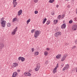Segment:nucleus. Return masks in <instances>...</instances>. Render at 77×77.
I'll use <instances>...</instances> for the list:
<instances>
[{
    "instance_id": "obj_1",
    "label": "nucleus",
    "mask_w": 77,
    "mask_h": 77,
    "mask_svg": "<svg viewBox=\"0 0 77 77\" xmlns=\"http://www.w3.org/2000/svg\"><path fill=\"white\" fill-rule=\"evenodd\" d=\"M40 34H41V32L36 30L34 34V37L36 39L37 37H38Z\"/></svg>"
},
{
    "instance_id": "obj_2",
    "label": "nucleus",
    "mask_w": 77,
    "mask_h": 77,
    "mask_svg": "<svg viewBox=\"0 0 77 77\" xmlns=\"http://www.w3.org/2000/svg\"><path fill=\"white\" fill-rule=\"evenodd\" d=\"M61 35H62V33L59 31H58L55 33L54 36L56 37H58L59 36H60Z\"/></svg>"
},
{
    "instance_id": "obj_3",
    "label": "nucleus",
    "mask_w": 77,
    "mask_h": 77,
    "mask_svg": "<svg viewBox=\"0 0 77 77\" xmlns=\"http://www.w3.org/2000/svg\"><path fill=\"white\" fill-rule=\"evenodd\" d=\"M72 29L73 30L75 31L77 29V25H74L72 26Z\"/></svg>"
},
{
    "instance_id": "obj_4",
    "label": "nucleus",
    "mask_w": 77,
    "mask_h": 77,
    "mask_svg": "<svg viewBox=\"0 0 77 77\" xmlns=\"http://www.w3.org/2000/svg\"><path fill=\"white\" fill-rule=\"evenodd\" d=\"M1 24L2 27H5L6 26V21L5 20H3L1 22Z\"/></svg>"
},
{
    "instance_id": "obj_5",
    "label": "nucleus",
    "mask_w": 77,
    "mask_h": 77,
    "mask_svg": "<svg viewBox=\"0 0 77 77\" xmlns=\"http://www.w3.org/2000/svg\"><path fill=\"white\" fill-rule=\"evenodd\" d=\"M39 67H40V64H37L36 66V68L35 69V71H38L39 69Z\"/></svg>"
},
{
    "instance_id": "obj_6",
    "label": "nucleus",
    "mask_w": 77,
    "mask_h": 77,
    "mask_svg": "<svg viewBox=\"0 0 77 77\" xmlns=\"http://www.w3.org/2000/svg\"><path fill=\"white\" fill-rule=\"evenodd\" d=\"M17 27L16 28H15L13 30L11 33L12 35H14L16 33V32H17Z\"/></svg>"
},
{
    "instance_id": "obj_7",
    "label": "nucleus",
    "mask_w": 77,
    "mask_h": 77,
    "mask_svg": "<svg viewBox=\"0 0 77 77\" xmlns=\"http://www.w3.org/2000/svg\"><path fill=\"white\" fill-rule=\"evenodd\" d=\"M17 1L16 0H13V4L14 5V8H15V7H16V6L17 5V4L18 3L17 2H16Z\"/></svg>"
},
{
    "instance_id": "obj_8",
    "label": "nucleus",
    "mask_w": 77,
    "mask_h": 77,
    "mask_svg": "<svg viewBox=\"0 0 77 77\" xmlns=\"http://www.w3.org/2000/svg\"><path fill=\"white\" fill-rule=\"evenodd\" d=\"M66 57H67V55L64 54L61 59V61H63L65 60V59H66Z\"/></svg>"
},
{
    "instance_id": "obj_9",
    "label": "nucleus",
    "mask_w": 77,
    "mask_h": 77,
    "mask_svg": "<svg viewBox=\"0 0 77 77\" xmlns=\"http://www.w3.org/2000/svg\"><path fill=\"white\" fill-rule=\"evenodd\" d=\"M17 75H18V73H17V72H14L13 73L12 77H16V76H17Z\"/></svg>"
},
{
    "instance_id": "obj_10",
    "label": "nucleus",
    "mask_w": 77,
    "mask_h": 77,
    "mask_svg": "<svg viewBox=\"0 0 77 77\" xmlns=\"http://www.w3.org/2000/svg\"><path fill=\"white\" fill-rule=\"evenodd\" d=\"M4 44L2 43H0V49H2L4 47Z\"/></svg>"
},
{
    "instance_id": "obj_11",
    "label": "nucleus",
    "mask_w": 77,
    "mask_h": 77,
    "mask_svg": "<svg viewBox=\"0 0 77 77\" xmlns=\"http://www.w3.org/2000/svg\"><path fill=\"white\" fill-rule=\"evenodd\" d=\"M61 28L62 29H65L66 28V25L65 23L63 24L61 26Z\"/></svg>"
},
{
    "instance_id": "obj_12",
    "label": "nucleus",
    "mask_w": 77,
    "mask_h": 77,
    "mask_svg": "<svg viewBox=\"0 0 77 77\" xmlns=\"http://www.w3.org/2000/svg\"><path fill=\"white\" fill-rule=\"evenodd\" d=\"M18 64L16 63H13V66H14V67H16V66H18Z\"/></svg>"
},
{
    "instance_id": "obj_13",
    "label": "nucleus",
    "mask_w": 77,
    "mask_h": 77,
    "mask_svg": "<svg viewBox=\"0 0 77 77\" xmlns=\"http://www.w3.org/2000/svg\"><path fill=\"white\" fill-rule=\"evenodd\" d=\"M58 22V20H54V24H56Z\"/></svg>"
},
{
    "instance_id": "obj_14",
    "label": "nucleus",
    "mask_w": 77,
    "mask_h": 77,
    "mask_svg": "<svg viewBox=\"0 0 77 77\" xmlns=\"http://www.w3.org/2000/svg\"><path fill=\"white\" fill-rule=\"evenodd\" d=\"M61 57V55L60 54H58L56 56V58H57V59H60Z\"/></svg>"
},
{
    "instance_id": "obj_15",
    "label": "nucleus",
    "mask_w": 77,
    "mask_h": 77,
    "mask_svg": "<svg viewBox=\"0 0 77 77\" xmlns=\"http://www.w3.org/2000/svg\"><path fill=\"white\" fill-rule=\"evenodd\" d=\"M22 13V10H20L18 11V15H21Z\"/></svg>"
},
{
    "instance_id": "obj_16",
    "label": "nucleus",
    "mask_w": 77,
    "mask_h": 77,
    "mask_svg": "<svg viewBox=\"0 0 77 77\" xmlns=\"http://www.w3.org/2000/svg\"><path fill=\"white\" fill-rule=\"evenodd\" d=\"M65 67L66 68V69H68V68H69V65L67 64L65 65Z\"/></svg>"
},
{
    "instance_id": "obj_17",
    "label": "nucleus",
    "mask_w": 77,
    "mask_h": 77,
    "mask_svg": "<svg viewBox=\"0 0 77 77\" xmlns=\"http://www.w3.org/2000/svg\"><path fill=\"white\" fill-rule=\"evenodd\" d=\"M12 21L13 23L14 22H15V21H17V18L16 17H15L13 18L12 20Z\"/></svg>"
},
{
    "instance_id": "obj_18",
    "label": "nucleus",
    "mask_w": 77,
    "mask_h": 77,
    "mask_svg": "<svg viewBox=\"0 0 77 77\" xmlns=\"http://www.w3.org/2000/svg\"><path fill=\"white\" fill-rule=\"evenodd\" d=\"M47 21V18H45V19L43 20V24H44V23H45V21Z\"/></svg>"
},
{
    "instance_id": "obj_19",
    "label": "nucleus",
    "mask_w": 77,
    "mask_h": 77,
    "mask_svg": "<svg viewBox=\"0 0 77 77\" xmlns=\"http://www.w3.org/2000/svg\"><path fill=\"white\" fill-rule=\"evenodd\" d=\"M30 21V19H29L27 21V24H28L29 23V22Z\"/></svg>"
},
{
    "instance_id": "obj_20",
    "label": "nucleus",
    "mask_w": 77,
    "mask_h": 77,
    "mask_svg": "<svg viewBox=\"0 0 77 77\" xmlns=\"http://www.w3.org/2000/svg\"><path fill=\"white\" fill-rule=\"evenodd\" d=\"M56 69H57L55 68L53 70V72L54 73H54L56 72Z\"/></svg>"
},
{
    "instance_id": "obj_21",
    "label": "nucleus",
    "mask_w": 77,
    "mask_h": 77,
    "mask_svg": "<svg viewBox=\"0 0 77 77\" xmlns=\"http://www.w3.org/2000/svg\"><path fill=\"white\" fill-rule=\"evenodd\" d=\"M54 0H50V1H49V3H53L54 2Z\"/></svg>"
},
{
    "instance_id": "obj_22",
    "label": "nucleus",
    "mask_w": 77,
    "mask_h": 77,
    "mask_svg": "<svg viewBox=\"0 0 77 77\" xmlns=\"http://www.w3.org/2000/svg\"><path fill=\"white\" fill-rule=\"evenodd\" d=\"M47 54H48V52L45 51L44 52V55L45 56H47Z\"/></svg>"
},
{
    "instance_id": "obj_23",
    "label": "nucleus",
    "mask_w": 77,
    "mask_h": 77,
    "mask_svg": "<svg viewBox=\"0 0 77 77\" xmlns=\"http://www.w3.org/2000/svg\"><path fill=\"white\" fill-rule=\"evenodd\" d=\"M24 59H25V58L24 57H22L21 58V60L22 62H23L24 60Z\"/></svg>"
},
{
    "instance_id": "obj_24",
    "label": "nucleus",
    "mask_w": 77,
    "mask_h": 77,
    "mask_svg": "<svg viewBox=\"0 0 77 77\" xmlns=\"http://www.w3.org/2000/svg\"><path fill=\"white\" fill-rule=\"evenodd\" d=\"M11 24L10 23H7V26H8V27H10V26H11Z\"/></svg>"
},
{
    "instance_id": "obj_25",
    "label": "nucleus",
    "mask_w": 77,
    "mask_h": 77,
    "mask_svg": "<svg viewBox=\"0 0 77 77\" xmlns=\"http://www.w3.org/2000/svg\"><path fill=\"white\" fill-rule=\"evenodd\" d=\"M35 55H38L39 54V52H35Z\"/></svg>"
},
{
    "instance_id": "obj_26",
    "label": "nucleus",
    "mask_w": 77,
    "mask_h": 77,
    "mask_svg": "<svg viewBox=\"0 0 77 77\" xmlns=\"http://www.w3.org/2000/svg\"><path fill=\"white\" fill-rule=\"evenodd\" d=\"M27 76H30L31 75V73H29V72H28V73H27Z\"/></svg>"
},
{
    "instance_id": "obj_27",
    "label": "nucleus",
    "mask_w": 77,
    "mask_h": 77,
    "mask_svg": "<svg viewBox=\"0 0 77 77\" xmlns=\"http://www.w3.org/2000/svg\"><path fill=\"white\" fill-rule=\"evenodd\" d=\"M38 0H33V2L34 3H38Z\"/></svg>"
},
{
    "instance_id": "obj_28",
    "label": "nucleus",
    "mask_w": 77,
    "mask_h": 77,
    "mask_svg": "<svg viewBox=\"0 0 77 77\" xmlns=\"http://www.w3.org/2000/svg\"><path fill=\"white\" fill-rule=\"evenodd\" d=\"M58 66H59V65H58V63H57V66H56V67L55 68V69H57V68H58Z\"/></svg>"
},
{
    "instance_id": "obj_29",
    "label": "nucleus",
    "mask_w": 77,
    "mask_h": 77,
    "mask_svg": "<svg viewBox=\"0 0 77 77\" xmlns=\"http://www.w3.org/2000/svg\"><path fill=\"white\" fill-rule=\"evenodd\" d=\"M60 17H61V16H60V15H58V19H59V20H60Z\"/></svg>"
},
{
    "instance_id": "obj_30",
    "label": "nucleus",
    "mask_w": 77,
    "mask_h": 77,
    "mask_svg": "<svg viewBox=\"0 0 77 77\" xmlns=\"http://www.w3.org/2000/svg\"><path fill=\"white\" fill-rule=\"evenodd\" d=\"M34 13H35V14H38V12L37 11H35Z\"/></svg>"
},
{
    "instance_id": "obj_31",
    "label": "nucleus",
    "mask_w": 77,
    "mask_h": 77,
    "mask_svg": "<svg viewBox=\"0 0 77 77\" xmlns=\"http://www.w3.org/2000/svg\"><path fill=\"white\" fill-rule=\"evenodd\" d=\"M72 23V20H70L69 21V23L70 24H71Z\"/></svg>"
},
{
    "instance_id": "obj_32",
    "label": "nucleus",
    "mask_w": 77,
    "mask_h": 77,
    "mask_svg": "<svg viewBox=\"0 0 77 77\" xmlns=\"http://www.w3.org/2000/svg\"><path fill=\"white\" fill-rule=\"evenodd\" d=\"M65 69H66V68L65 67L63 69V71H65Z\"/></svg>"
},
{
    "instance_id": "obj_33",
    "label": "nucleus",
    "mask_w": 77,
    "mask_h": 77,
    "mask_svg": "<svg viewBox=\"0 0 77 77\" xmlns=\"http://www.w3.org/2000/svg\"><path fill=\"white\" fill-rule=\"evenodd\" d=\"M28 72H25L24 73V75H27V76Z\"/></svg>"
},
{
    "instance_id": "obj_34",
    "label": "nucleus",
    "mask_w": 77,
    "mask_h": 77,
    "mask_svg": "<svg viewBox=\"0 0 77 77\" xmlns=\"http://www.w3.org/2000/svg\"><path fill=\"white\" fill-rule=\"evenodd\" d=\"M48 61H46L45 63V65H47L48 64Z\"/></svg>"
},
{
    "instance_id": "obj_35",
    "label": "nucleus",
    "mask_w": 77,
    "mask_h": 77,
    "mask_svg": "<svg viewBox=\"0 0 77 77\" xmlns=\"http://www.w3.org/2000/svg\"><path fill=\"white\" fill-rule=\"evenodd\" d=\"M51 15H53L54 14V11H53L51 13Z\"/></svg>"
},
{
    "instance_id": "obj_36",
    "label": "nucleus",
    "mask_w": 77,
    "mask_h": 77,
    "mask_svg": "<svg viewBox=\"0 0 77 77\" xmlns=\"http://www.w3.org/2000/svg\"><path fill=\"white\" fill-rule=\"evenodd\" d=\"M21 57H20L18 58V60H21Z\"/></svg>"
},
{
    "instance_id": "obj_37",
    "label": "nucleus",
    "mask_w": 77,
    "mask_h": 77,
    "mask_svg": "<svg viewBox=\"0 0 77 77\" xmlns=\"http://www.w3.org/2000/svg\"><path fill=\"white\" fill-rule=\"evenodd\" d=\"M31 50L32 52H33L35 50V49H34V48H32L31 49Z\"/></svg>"
},
{
    "instance_id": "obj_38",
    "label": "nucleus",
    "mask_w": 77,
    "mask_h": 77,
    "mask_svg": "<svg viewBox=\"0 0 77 77\" xmlns=\"http://www.w3.org/2000/svg\"><path fill=\"white\" fill-rule=\"evenodd\" d=\"M34 31H35V29H32L31 30V33H33V32H34Z\"/></svg>"
},
{
    "instance_id": "obj_39",
    "label": "nucleus",
    "mask_w": 77,
    "mask_h": 77,
    "mask_svg": "<svg viewBox=\"0 0 77 77\" xmlns=\"http://www.w3.org/2000/svg\"><path fill=\"white\" fill-rule=\"evenodd\" d=\"M50 23V22H49V21H48L47 22V24H49Z\"/></svg>"
},
{
    "instance_id": "obj_40",
    "label": "nucleus",
    "mask_w": 77,
    "mask_h": 77,
    "mask_svg": "<svg viewBox=\"0 0 77 77\" xmlns=\"http://www.w3.org/2000/svg\"><path fill=\"white\" fill-rule=\"evenodd\" d=\"M65 17V15H62V17H61V18H64V17Z\"/></svg>"
},
{
    "instance_id": "obj_41",
    "label": "nucleus",
    "mask_w": 77,
    "mask_h": 77,
    "mask_svg": "<svg viewBox=\"0 0 77 77\" xmlns=\"http://www.w3.org/2000/svg\"><path fill=\"white\" fill-rule=\"evenodd\" d=\"M75 46H73L72 48V49H74V48H75Z\"/></svg>"
},
{
    "instance_id": "obj_42",
    "label": "nucleus",
    "mask_w": 77,
    "mask_h": 77,
    "mask_svg": "<svg viewBox=\"0 0 77 77\" xmlns=\"http://www.w3.org/2000/svg\"><path fill=\"white\" fill-rule=\"evenodd\" d=\"M75 43L76 44H77V40H76L75 42Z\"/></svg>"
},
{
    "instance_id": "obj_43",
    "label": "nucleus",
    "mask_w": 77,
    "mask_h": 77,
    "mask_svg": "<svg viewBox=\"0 0 77 77\" xmlns=\"http://www.w3.org/2000/svg\"><path fill=\"white\" fill-rule=\"evenodd\" d=\"M47 50H50V49L49 48H47Z\"/></svg>"
},
{
    "instance_id": "obj_44",
    "label": "nucleus",
    "mask_w": 77,
    "mask_h": 77,
    "mask_svg": "<svg viewBox=\"0 0 77 77\" xmlns=\"http://www.w3.org/2000/svg\"><path fill=\"white\" fill-rule=\"evenodd\" d=\"M17 71H18V72H20V69L17 70Z\"/></svg>"
},
{
    "instance_id": "obj_45",
    "label": "nucleus",
    "mask_w": 77,
    "mask_h": 77,
    "mask_svg": "<svg viewBox=\"0 0 77 77\" xmlns=\"http://www.w3.org/2000/svg\"><path fill=\"white\" fill-rule=\"evenodd\" d=\"M75 20H76V21H77V17H75Z\"/></svg>"
},
{
    "instance_id": "obj_46",
    "label": "nucleus",
    "mask_w": 77,
    "mask_h": 77,
    "mask_svg": "<svg viewBox=\"0 0 77 77\" xmlns=\"http://www.w3.org/2000/svg\"><path fill=\"white\" fill-rule=\"evenodd\" d=\"M56 6L57 7V8H58V7H59V5H57Z\"/></svg>"
},
{
    "instance_id": "obj_47",
    "label": "nucleus",
    "mask_w": 77,
    "mask_h": 77,
    "mask_svg": "<svg viewBox=\"0 0 77 77\" xmlns=\"http://www.w3.org/2000/svg\"><path fill=\"white\" fill-rule=\"evenodd\" d=\"M76 14H77V9H76Z\"/></svg>"
},
{
    "instance_id": "obj_48",
    "label": "nucleus",
    "mask_w": 77,
    "mask_h": 77,
    "mask_svg": "<svg viewBox=\"0 0 77 77\" xmlns=\"http://www.w3.org/2000/svg\"><path fill=\"white\" fill-rule=\"evenodd\" d=\"M4 19V18L2 17V20H3Z\"/></svg>"
},
{
    "instance_id": "obj_49",
    "label": "nucleus",
    "mask_w": 77,
    "mask_h": 77,
    "mask_svg": "<svg viewBox=\"0 0 77 77\" xmlns=\"http://www.w3.org/2000/svg\"><path fill=\"white\" fill-rule=\"evenodd\" d=\"M76 72H77V69H76Z\"/></svg>"
},
{
    "instance_id": "obj_50",
    "label": "nucleus",
    "mask_w": 77,
    "mask_h": 77,
    "mask_svg": "<svg viewBox=\"0 0 77 77\" xmlns=\"http://www.w3.org/2000/svg\"><path fill=\"white\" fill-rule=\"evenodd\" d=\"M66 0V1H69V0Z\"/></svg>"
},
{
    "instance_id": "obj_51",
    "label": "nucleus",
    "mask_w": 77,
    "mask_h": 77,
    "mask_svg": "<svg viewBox=\"0 0 77 77\" xmlns=\"http://www.w3.org/2000/svg\"><path fill=\"white\" fill-rule=\"evenodd\" d=\"M72 1H74V0H72Z\"/></svg>"
}]
</instances>
